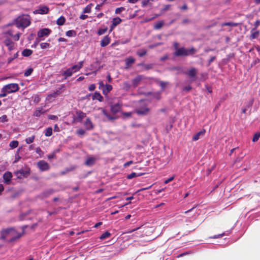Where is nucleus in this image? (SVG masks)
Instances as JSON below:
<instances>
[{
  "label": "nucleus",
  "mask_w": 260,
  "mask_h": 260,
  "mask_svg": "<svg viewBox=\"0 0 260 260\" xmlns=\"http://www.w3.org/2000/svg\"><path fill=\"white\" fill-rule=\"evenodd\" d=\"M40 47L42 49H45L51 47L50 44L48 43H41L40 44Z\"/></svg>",
  "instance_id": "41"
},
{
  "label": "nucleus",
  "mask_w": 260,
  "mask_h": 260,
  "mask_svg": "<svg viewBox=\"0 0 260 260\" xmlns=\"http://www.w3.org/2000/svg\"><path fill=\"white\" fill-rule=\"evenodd\" d=\"M44 39H39L38 37L35 39L34 44L31 45L32 48H36L41 41L43 40Z\"/></svg>",
  "instance_id": "44"
},
{
  "label": "nucleus",
  "mask_w": 260,
  "mask_h": 260,
  "mask_svg": "<svg viewBox=\"0 0 260 260\" xmlns=\"http://www.w3.org/2000/svg\"><path fill=\"white\" fill-rule=\"evenodd\" d=\"M46 110L43 109L42 107H38L35 111L33 116L35 117H40L41 115L46 112Z\"/></svg>",
  "instance_id": "19"
},
{
  "label": "nucleus",
  "mask_w": 260,
  "mask_h": 260,
  "mask_svg": "<svg viewBox=\"0 0 260 260\" xmlns=\"http://www.w3.org/2000/svg\"><path fill=\"white\" fill-rule=\"evenodd\" d=\"M15 24L18 28H26L30 24V18L28 15L22 14L15 20Z\"/></svg>",
  "instance_id": "2"
},
{
  "label": "nucleus",
  "mask_w": 260,
  "mask_h": 260,
  "mask_svg": "<svg viewBox=\"0 0 260 260\" xmlns=\"http://www.w3.org/2000/svg\"><path fill=\"white\" fill-rule=\"evenodd\" d=\"M76 114V119L79 122H81L82 120L86 117V114L81 111H77Z\"/></svg>",
  "instance_id": "23"
},
{
  "label": "nucleus",
  "mask_w": 260,
  "mask_h": 260,
  "mask_svg": "<svg viewBox=\"0 0 260 260\" xmlns=\"http://www.w3.org/2000/svg\"><path fill=\"white\" fill-rule=\"evenodd\" d=\"M66 36L69 37H75L76 35V32L74 30H70L66 32Z\"/></svg>",
  "instance_id": "37"
},
{
  "label": "nucleus",
  "mask_w": 260,
  "mask_h": 260,
  "mask_svg": "<svg viewBox=\"0 0 260 260\" xmlns=\"http://www.w3.org/2000/svg\"><path fill=\"white\" fill-rule=\"evenodd\" d=\"M164 24V23L162 21H159L155 24L154 28L155 29H159L162 27Z\"/></svg>",
  "instance_id": "43"
},
{
  "label": "nucleus",
  "mask_w": 260,
  "mask_h": 260,
  "mask_svg": "<svg viewBox=\"0 0 260 260\" xmlns=\"http://www.w3.org/2000/svg\"><path fill=\"white\" fill-rule=\"evenodd\" d=\"M250 32L251 35L249 37V39L251 40L257 38L260 34V31L259 30H257L255 28H252Z\"/></svg>",
  "instance_id": "17"
},
{
  "label": "nucleus",
  "mask_w": 260,
  "mask_h": 260,
  "mask_svg": "<svg viewBox=\"0 0 260 260\" xmlns=\"http://www.w3.org/2000/svg\"><path fill=\"white\" fill-rule=\"evenodd\" d=\"M110 38L109 36L107 35L101 41V46L103 47L107 46L110 42Z\"/></svg>",
  "instance_id": "20"
},
{
  "label": "nucleus",
  "mask_w": 260,
  "mask_h": 260,
  "mask_svg": "<svg viewBox=\"0 0 260 260\" xmlns=\"http://www.w3.org/2000/svg\"><path fill=\"white\" fill-rule=\"evenodd\" d=\"M48 119H49L50 120H54V121L58 120V117L56 115H49L48 116Z\"/></svg>",
  "instance_id": "58"
},
{
  "label": "nucleus",
  "mask_w": 260,
  "mask_h": 260,
  "mask_svg": "<svg viewBox=\"0 0 260 260\" xmlns=\"http://www.w3.org/2000/svg\"><path fill=\"white\" fill-rule=\"evenodd\" d=\"M37 167L42 172L48 171L50 168L49 164L43 160H40L37 162Z\"/></svg>",
  "instance_id": "8"
},
{
  "label": "nucleus",
  "mask_w": 260,
  "mask_h": 260,
  "mask_svg": "<svg viewBox=\"0 0 260 260\" xmlns=\"http://www.w3.org/2000/svg\"><path fill=\"white\" fill-rule=\"evenodd\" d=\"M8 119L7 115H4L0 117V122L4 123L5 122L8 121Z\"/></svg>",
  "instance_id": "53"
},
{
  "label": "nucleus",
  "mask_w": 260,
  "mask_h": 260,
  "mask_svg": "<svg viewBox=\"0 0 260 260\" xmlns=\"http://www.w3.org/2000/svg\"><path fill=\"white\" fill-rule=\"evenodd\" d=\"M102 112L103 115H104L109 120H112L115 119V117L111 116L108 112L104 109H102Z\"/></svg>",
  "instance_id": "29"
},
{
  "label": "nucleus",
  "mask_w": 260,
  "mask_h": 260,
  "mask_svg": "<svg viewBox=\"0 0 260 260\" xmlns=\"http://www.w3.org/2000/svg\"><path fill=\"white\" fill-rule=\"evenodd\" d=\"M92 100H97L100 102H102L103 100V97L100 92L96 91L92 95Z\"/></svg>",
  "instance_id": "24"
},
{
  "label": "nucleus",
  "mask_w": 260,
  "mask_h": 260,
  "mask_svg": "<svg viewBox=\"0 0 260 260\" xmlns=\"http://www.w3.org/2000/svg\"><path fill=\"white\" fill-rule=\"evenodd\" d=\"M125 8L124 7L117 8L115 10V13L120 14L121 12H123Z\"/></svg>",
  "instance_id": "57"
},
{
  "label": "nucleus",
  "mask_w": 260,
  "mask_h": 260,
  "mask_svg": "<svg viewBox=\"0 0 260 260\" xmlns=\"http://www.w3.org/2000/svg\"><path fill=\"white\" fill-rule=\"evenodd\" d=\"M12 177V174L10 172H6L3 175L4 182L6 184H9L11 182Z\"/></svg>",
  "instance_id": "11"
},
{
  "label": "nucleus",
  "mask_w": 260,
  "mask_h": 260,
  "mask_svg": "<svg viewBox=\"0 0 260 260\" xmlns=\"http://www.w3.org/2000/svg\"><path fill=\"white\" fill-rule=\"evenodd\" d=\"M49 9L48 7L45 6H40L38 9L34 11V14H46L49 12Z\"/></svg>",
  "instance_id": "10"
},
{
  "label": "nucleus",
  "mask_w": 260,
  "mask_h": 260,
  "mask_svg": "<svg viewBox=\"0 0 260 260\" xmlns=\"http://www.w3.org/2000/svg\"><path fill=\"white\" fill-rule=\"evenodd\" d=\"M84 125L87 130H90L93 128V124L90 119L88 118L84 122Z\"/></svg>",
  "instance_id": "21"
},
{
  "label": "nucleus",
  "mask_w": 260,
  "mask_h": 260,
  "mask_svg": "<svg viewBox=\"0 0 260 260\" xmlns=\"http://www.w3.org/2000/svg\"><path fill=\"white\" fill-rule=\"evenodd\" d=\"M108 28L107 27L104 28H100L98 30V34L100 36L106 33V32L107 31Z\"/></svg>",
  "instance_id": "50"
},
{
  "label": "nucleus",
  "mask_w": 260,
  "mask_h": 260,
  "mask_svg": "<svg viewBox=\"0 0 260 260\" xmlns=\"http://www.w3.org/2000/svg\"><path fill=\"white\" fill-rule=\"evenodd\" d=\"M95 161V159L93 157H89L88 158L86 161L85 164L87 166H92L93 165Z\"/></svg>",
  "instance_id": "36"
},
{
  "label": "nucleus",
  "mask_w": 260,
  "mask_h": 260,
  "mask_svg": "<svg viewBox=\"0 0 260 260\" xmlns=\"http://www.w3.org/2000/svg\"><path fill=\"white\" fill-rule=\"evenodd\" d=\"M147 53V50L145 49H142L137 51V54L140 57L145 56Z\"/></svg>",
  "instance_id": "31"
},
{
  "label": "nucleus",
  "mask_w": 260,
  "mask_h": 260,
  "mask_svg": "<svg viewBox=\"0 0 260 260\" xmlns=\"http://www.w3.org/2000/svg\"><path fill=\"white\" fill-rule=\"evenodd\" d=\"M195 52V49L193 47L190 49H187L184 47L179 48L174 52V55L176 57L187 56L192 55Z\"/></svg>",
  "instance_id": "4"
},
{
  "label": "nucleus",
  "mask_w": 260,
  "mask_h": 260,
  "mask_svg": "<svg viewBox=\"0 0 260 260\" xmlns=\"http://www.w3.org/2000/svg\"><path fill=\"white\" fill-rule=\"evenodd\" d=\"M83 64L84 61H80L77 64L73 66L70 68L71 69L74 73H76L78 72L83 67Z\"/></svg>",
  "instance_id": "14"
},
{
  "label": "nucleus",
  "mask_w": 260,
  "mask_h": 260,
  "mask_svg": "<svg viewBox=\"0 0 260 260\" xmlns=\"http://www.w3.org/2000/svg\"><path fill=\"white\" fill-rule=\"evenodd\" d=\"M19 150H20V149H18V150L17 151V153L15 154V160L14 161V163H16L21 158L20 156L18 154V152H19Z\"/></svg>",
  "instance_id": "56"
},
{
  "label": "nucleus",
  "mask_w": 260,
  "mask_h": 260,
  "mask_svg": "<svg viewBox=\"0 0 260 260\" xmlns=\"http://www.w3.org/2000/svg\"><path fill=\"white\" fill-rule=\"evenodd\" d=\"M149 111L150 109L148 107L146 102L145 101H141L139 105H137L135 112L138 115L146 116L148 114Z\"/></svg>",
  "instance_id": "3"
},
{
  "label": "nucleus",
  "mask_w": 260,
  "mask_h": 260,
  "mask_svg": "<svg viewBox=\"0 0 260 260\" xmlns=\"http://www.w3.org/2000/svg\"><path fill=\"white\" fill-rule=\"evenodd\" d=\"M131 87V85L129 83L127 82H124L123 83L122 88L125 91H128Z\"/></svg>",
  "instance_id": "42"
},
{
  "label": "nucleus",
  "mask_w": 260,
  "mask_h": 260,
  "mask_svg": "<svg viewBox=\"0 0 260 260\" xmlns=\"http://www.w3.org/2000/svg\"><path fill=\"white\" fill-rule=\"evenodd\" d=\"M3 91L7 94L17 92L19 89V86L17 83H10L5 85L3 87Z\"/></svg>",
  "instance_id": "5"
},
{
  "label": "nucleus",
  "mask_w": 260,
  "mask_h": 260,
  "mask_svg": "<svg viewBox=\"0 0 260 260\" xmlns=\"http://www.w3.org/2000/svg\"><path fill=\"white\" fill-rule=\"evenodd\" d=\"M4 44L8 47L9 51H12L14 49L15 43L10 39H6L4 42Z\"/></svg>",
  "instance_id": "13"
},
{
  "label": "nucleus",
  "mask_w": 260,
  "mask_h": 260,
  "mask_svg": "<svg viewBox=\"0 0 260 260\" xmlns=\"http://www.w3.org/2000/svg\"><path fill=\"white\" fill-rule=\"evenodd\" d=\"M206 133V130L205 129H202L201 131L198 132L197 134L194 135L192 138V140L193 141H196L198 140L200 137H203Z\"/></svg>",
  "instance_id": "15"
},
{
  "label": "nucleus",
  "mask_w": 260,
  "mask_h": 260,
  "mask_svg": "<svg viewBox=\"0 0 260 260\" xmlns=\"http://www.w3.org/2000/svg\"><path fill=\"white\" fill-rule=\"evenodd\" d=\"M44 134L46 137L51 136L52 134V128L51 127L47 128L44 131Z\"/></svg>",
  "instance_id": "33"
},
{
  "label": "nucleus",
  "mask_w": 260,
  "mask_h": 260,
  "mask_svg": "<svg viewBox=\"0 0 260 260\" xmlns=\"http://www.w3.org/2000/svg\"><path fill=\"white\" fill-rule=\"evenodd\" d=\"M54 192V190L52 189H49L44 192V196L47 197L50 194H52Z\"/></svg>",
  "instance_id": "52"
},
{
  "label": "nucleus",
  "mask_w": 260,
  "mask_h": 260,
  "mask_svg": "<svg viewBox=\"0 0 260 260\" xmlns=\"http://www.w3.org/2000/svg\"><path fill=\"white\" fill-rule=\"evenodd\" d=\"M95 88V85L94 84H90L88 87V89L89 91H93Z\"/></svg>",
  "instance_id": "62"
},
{
  "label": "nucleus",
  "mask_w": 260,
  "mask_h": 260,
  "mask_svg": "<svg viewBox=\"0 0 260 260\" xmlns=\"http://www.w3.org/2000/svg\"><path fill=\"white\" fill-rule=\"evenodd\" d=\"M125 61L126 68H127L135 62V59L133 57L130 56L126 58Z\"/></svg>",
  "instance_id": "25"
},
{
  "label": "nucleus",
  "mask_w": 260,
  "mask_h": 260,
  "mask_svg": "<svg viewBox=\"0 0 260 260\" xmlns=\"http://www.w3.org/2000/svg\"><path fill=\"white\" fill-rule=\"evenodd\" d=\"M122 21V20L119 17H115L112 19V24L110 26V32L118 24H119Z\"/></svg>",
  "instance_id": "12"
},
{
  "label": "nucleus",
  "mask_w": 260,
  "mask_h": 260,
  "mask_svg": "<svg viewBox=\"0 0 260 260\" xmlns=\"http://www.w3.org/2000/svg\"><path fill=\"white\" fill-rule=\"evenodd\" d=\"M174 179V176H172L171 177H170L169 178H168V179L166 180L164 182V183L165 184H168L169 182L172 181V180H173Z\"/></svg>",
  "instance_id": "61"
},
{
  "label": "nucleus",
  "mask_w": 260,
  "mask_h": 260,
  "mask_svg": "<svg viewBox=\"0 0 260 260\" xmlns=\"http://www.w3.org/2000/svg\"><path fill=\"white\" fill-rule=\"evenodd\" d=\"M66 19L63 16L60 17L56 21V23L58 25H62L65 22Z\"/></svg>",
  "instance_id": "38"
},
{
  "label": "nucleus",
  "mask_w": 260,
  "mask_h": 260,
  "mask_svg": "<svg viewBox=\"0 0 260 260\" xmlns=\"http://www.w3.org/2000/svg\"><path fill=\"white\" fill-rule=\"evenodd\" d=\"M238 25V23H235V22H224V23H222L221 26H229L235 27V26H237Z\"/></svg>",
  "instance_id": "32"
},
{
  "label": "nucleus",
  "mask_w": 260,
  "mask_h": 260,
  "mask_svg": "<svg viewBox=\"0 0 260 260\" xmlns=\"http://www.w3.org/2000/svg\"><path fill=\"white\" fill-rule=\"evenodd\" d=\"M259 137H260V133H256L253 136V137L252 138V141L253 142H256L258 140Z\"/></svg>",
  "instance_id": "55"
},
{
  "label": "nucleus",
  "mask_w": 260,
  "mask_h": 260,
  "mask_svg": "<svg viewBox=\"0 0 260 260\" xmlns=\"http://www.w3.org/2000/svg\"><path fill=\"white\" fill-rule=\"evenodd\" d=\"M65 87V86L63 84H62L61 85V87L60 88H58L57 89H56V91H54V93H57V96H58L59 94L62 93V89Z\"/></svg>",
  "instance_id": "51"
},
{
  "label": "nucleus",
  "mask_w": 260,
  "mask_h": 260,
  "mask_svg": "<svg viewBox=\"0 0 260 260\" xmlns=\"http://www.w3.org/2000/svg\"><path fill=\"white\" fill-rule=\"evenodd\" d=\"M18 144H19V142L18 141L14 140V141L10 142V143L9 144V146L12 149H14L18 147Z\"/></svg>",
  "instance_id": "34"
},
{
  "label": "nucleus",
  "mask_w": 260,
  "mask_h": 260,
  "mask_svg": "<svg viewBox=\"0 0 260 260\" xmlns=\"http://www.w3.org/2000/svg\"><path fill=\"white\" fill-rule=\"evenodd\" d=\"M143 174H142V173L138 174V173H136L135 172H133L131 174H128L127 176V178L128 179H132L134 178V177L140 176L142 175Z\"/></svg>",
  "instance_id": "30"
},
{
  "label": "nucleus",
  "mask_w": 260,
  "mask_h": 260,
  "mask_svg": "<svg viewBox=\"0 0 260 260\" xmlns=\"http://www.w3.org/2000/svg\"><path fill=\"white\" fill-rule=\"evenodd\" d=\"M92 6V4H90L88 5L83 11V13H90L91 12V6Z\"/></svg>",
  "instance_id": "39"
},
{
  "label": "nucleus",
  "mask_w": 260,
  "mask_h": 260,
  "mask_svg": "<svg viewBox=\"0 0 260 260\" xmlns=\"http://www.w3.org/2000/svg\"><path fill=\"white\" fill-rule=\"evenodd\" d=\"M32 72L33 69L32 68H29L25 71L24 75L25 77H28L32 74Z\"/></svg>",
  "instance_id": "48"
},
{
  "label": "nucleus",
  "mask_w": 260,
  "mask_h": 260,
  "mask_svg": "<svg viewBox=\"0 0 260 260\" xmlns=\"http://www.w3.org/2000/svg\"><path fill=\"white\" fill-rule=\"evenodd\" d=\"M112 86L110 84H106L104 89H103V93L105 95H107L108 93L112 90Z\"/></svg>",
  "instance_id": "27"
},
{
  "label": "nucleus",
  "mask_w": 260,
  "mask_h": 260,
  "mask_svg": "<svg viewBox=\"0 0 260 260\" xmlns=\"http://www.w3.org/2000/svg\"><path fill=\"white\" fill-rule=\"evenodd\" d=\"M110 233L109 232L107 231L104 233L102 235H101V236H100V239L101 240L105 239L106 238H107L109 237H110Z\"/></svg>",
  "instance_id": "46"
},
{
  "label": "nucleus",
  "mask_w": 260,
  "mask_h": 260,
  "mask_svg": "<svg viewBox=\"0 0 260 260\" xmlns=\"http://www.w3.org/2000/svg\"><path fill=\"white\" fill-rule=\"evenodd\" d=\"M260 25V20H256L254 23V27L253 28H255V29H256V28H257V27Z\"/></svg>",
  "instance_id": "63"
},
{
  "label": "nucleus",
  "mask_w": 260,
  "mask_h": 260,
  "mask_svg": "<svg viewBox=\"0 0 260 260\" xmlns=\"http://www.w3.org/2000/svg\"><path fill=\"white\" fill-rule=\"evenodd\" d=\"M33 51L29 49H25L22 52V55L25 57H28L31 55Z\"/></svg>",
  "instance_id": "28"
},
{
  "label": "nucleus",
  "mask_w": 260,
  "mask_h": 260,
  "mask_svg": "<svg viewBox=\"0 0 260 260\" xmlns=\"http://www.w3.org/2000/svg\"><path fill=\"white\" fill-rule=\"evenodd\" d=\"M24 229L21 233L18 232L14 228H8L1 232V239L9 244H13L23 234Z\"/></svg>",
  "instance_id": "1"
},
{
  "label": "nucleus",
  "mask_w": 260,
  "mask_h": 260,
  "mask_svg": "<svg viewBox=\"0 0 260 260\" xmlns=\"http://www.w3.org/2000/svg\"><path fill=\"white\" fill-rule=\"evenodd\" d=\"M156 83L158 84L161 87L160 91L162 92L167 87L168 85H170V82H165L160 81L159 80H156Z\"/></svg>",
  "instance_id": "18"
},
{
  "label": "nucleus",
  "mask_w": 260,
  "mask_h": 260,
  "mask_svg": "<svg viewBox=\"0 0 260 260\" xmlns=\"http://www.w3.org/2000/svg\"><path fill=\"white\" fill-rule=\"evenodd\" d=\"M51 32V30L49 28H43L38 32L37 36L39 39H42L44 37H48Z\"/></svg>",
  "instance_id": "9"
},
{
  "label": "nucleus",
  "mask_w": 260,
  "mask_h": 260,
  "mask_svg": "<svg viewBox=\"0 0 260 260\" xmlns=\"http://www.w3.org/2000/svg\"><path fill=\"white\" fill-rule=\"evenodd\" d=\"M18 53L19 51H17L13 55V56L8 58V63L10 64L14 59L17 58L18 57Z\"/></svg>",
  "instance_id": "40"
},
{
  "label": "nucleus",
  "mask_w": 260,
  "mask_h": 260,
  "mask_svg": "<svg viewBox=\"0 0 260 260\" xmlns=\"http://www.w3.org/2000/svg\"><path fill=\"white\" fill-rule=\"evenodd\" d=\"M21 34L18 33L16 35L13 36L12 37L14 39L15 41H18L20 37Z\"/></svg>",
  "instance_id": "60"
},
{
  "label": "nucleus",
  "mask_w": 260,
  "mask_h": 260,
  "mask_svg": "<svg viewBox=\"0 0 260 260\" xmlns=\"http://www.w3.org/2000/svg\"><path fill=\"white\" fill-rule=\"evenodd\" d=\"M29 174V172H27V171H25L24 172V171H18L17 172V174L18 175V177H20L21 176H23V177H26L27 175H28Z\"/></svg>",
  "instance_id": "35"
},
{
  "label": "nucleus",
  "mask_w": 260,
  "mask_h": 260,
  "mask_svg": "<svg viewBox=\"0 0 260 260\" xmlns=\"http://www.w3.org/2000/svg\"><path fill=\"white\" fill-rule=\"evenodd\" d=\"M161 91H157L156 92L153 93V96L154 98L157 99V100H160L161 99Z\"/></svg>",
  "instance_id": "47"
},
{
  "label": "nucleus",
  "mask_w": 260,
  "mask_h": 260,
  "mask_svg": "<svg viewBox=\"0 0 260 260\" xmlns=\"http://www.w3.org/2000/svg\"><path fill=\"white\" fill-rule=\"evenodd\" d=\"M253 104V102L252 101H250L246 105V108H244L242 109V113H246L247 110V108H249L250 107H251L252 106Z\"/></svg>",
  "instance_id": "49"
},
{
  "label": "nucleus",
  "mask_w": 260,
  "mask_h": 260,
  "mask_svg": "<svg viewBox=\"0 0 260 260\" xmlns=\"http://www.w3.org/2000/svg\"><path fill=\"white\" fill-rule=\"evenodd\" d=\"M260 62V58H257L256 59H255L252 63L251 64V66H254V65H255L256 64H257V63H259Z\"/></svg>",
  "instance_id": "64"
},
{
  "label": "nucleus",
  "mask_w": 260,
  "mask_h": 260,
  "mask_svg": "<svg viewBox=\"0 0 260 260\" xmlns=\"http://www.w3.org/2000/svg\"><path fill=\"white\" fill-rule=\"evenodd\" d=\"M41 99L38 95H35L33 96V101L35 103H38L40 102Z\"/></svg>",
  "instance_id": "54"
},
{
  "label": "nucleus",
  "mask_w": 260,
  "mask_h": 260,
  "mask_svg": "<svg viewBox=\"0 0 260 260\" xmlns=\"http://www.w3.org/2000/svg\"><path fill=\"white\" fill-rule=\"evenodd\" d=\"M143 79V76L142 75H138L136 78L133 79L132 81L133 86L136 88L140 84V81Z\"/></svg>",
  "instance_id": "16"
},
{
  "label": "nucleus",
  "mask_w": 260,
  "mask_h": 260,
  "mask_svg": "<svg viewBox=\"0 0 260 260\" xmlns=\"http://www.w3.org/2000/svg\"><path fill=\"white\" fill-rule=\"evenodd\" d=\"M122 105V102L120 101H118V102L115 103L111 104L110 105V110L111 112L114 114L117 113L121 110Z\"/></svg>",
  "instance_id": "6"
},
{
  "label": "nucleus",
  "mask_w": 260,
  "mask_h": 260,
  "mask_svg": "<svg viewBox=\"0 0 260 260\" xmlns=\"http://www.w3.org/2000/svg\"><path fill=\"white\" fill-rule=\"evenodd\" d=\"M35 136H32L31 137L27 138L25 139V141L26 144H31V143H32L34 142V141L35 140Z\"/></svg>",
  "instance_id": "45"
},
{
  "label": "nucleus",
  "mask_w": 260,
  "mask_h": 260,
  "mask_svg": "<svg viewBox=\"0 0 260 260\" xmlns=\"http://www.w3.org/2000/svg\"><path fill=\"white\" fill-rule=\"evenodd\" d=\"M85 130L82 128L78 129L77 131V134L79 135H83L85 134Z\"/></svg>",
  "instance_id": "59"
},
{
  "label": "nucleus",
  "mask_w": 260,
  "mask_h": 260,
  "mask_svg": "<svg viewBox=\"0 0 260 260\" xmlns=\"http://www.w3.org/2000/svg\"><path fill=\"white\" fill-rule=\"evenodd\" d=\"M73 72L70 68L67 69L62 73V76H64V79H67L69 77L72 76Z\"/></svg>",
  "instance_id": "22"
},
{
  "label": "nucleus",
  "mask_w": 260,
  "mask_h": 260,
  "mask_svg": "<svg viewBox=\"0 0 260 260\" xmlns=\"http://www.w3.org/2000/svg\"><path fill=\"white\" fill-rule=\"evenodd\" d=\"M57 96V93H54V92H53V93H50V94H49L47 97L46 98V101L47 102H48V103H51L52 102L54 99L56 98Z\"/></svg>",
  "instance_id": "26"
},
{
  "label": "nucleus",
  "mask_w": 260,
  "mask_h": 260,
  "mask_svg": "<svg viewBox=\"0 0 260 260\" xmlns=\"http://www.w3.org/2000/svg\"><path fill=\"white\" fill-rule=\"evenodd\" d=\"M197 73L198 70L195 68H191L184 73L185 74L187 75L191 79L192 82L196 80Z\"/></svg>",
  "instance_id": "7"
}]
</instances>
